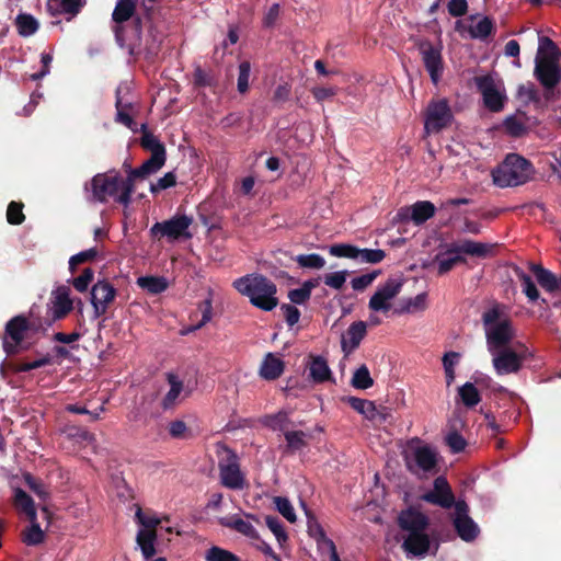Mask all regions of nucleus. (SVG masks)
Segmentation results:
<instances>
[{
    "label": "nucleus",
    "mask_w": 561,
    "mask_h": 561,
    "mask_svg": "<svg viewBox=\"0 0 561 561\" xmlns=\"http://www.w3.org/2000/svg\"><path fill=\"white\" fill-rule=\"evenodd\" d=\"M233 287L243 296L249 297L251 304L262 310L271 311L277 304L275 284L260 274H249L233 282Z\"/></svg>",
    "instance_id": "4"
},
{
    "label": "nucleus",
    "mask_w": 561,
    "mask_h": 561,
    "mask_svg": "<svg viewBox=\"0 0 561 561\" xmlns=\"http://www.w3.org/2000/svg\"><path fill=\"white\" fill-rule=\"evenodd\" d=\"M141 146L148 150L153 152H165L164 146L159 141V139L152 135L151 133L145 131L141 137Z\"/></svg>",
    "instance_id": "61"
},
{
    "label": "nucleus",
    "mask_w": 561,
    "mask_h": 561,
    "mask_svg": "<svg viewBox=\"0 0 561 561\" xmlns=\"http://www.w3.org/2000/svg\"><path fill=\"white\" fill-rule=\"evenodd\" d=\"M136 541L145 559L148 560L156 554L157 531L139 529Z\"/></svg>",
    "instance_id": "34"
},
{
    "label": "nucleus",
    "mask_w": 561,
    "mask_h": 561,
    "mask_svg": "<svg viewBox=\"0 0 561 561\" xmlns=\"http://www.w3.org/2000/svg\"><path fill=\"white\" fill-rule=\"evenodd\" d=\"M357 247L351 244H335L330 247L329 252L336 257H347L355 260Z\"/></svg>",
    "instance_id": "60"
},
{
    "label": "nucleus",
    "mask_w": 561,
    "mask_h": 561,
    "mask_svg": "<svg viewBox=\"0 0 561 561\" xmlns=\"http://www.w3.org/2000/svg\"><path fill=\"white\" fill-rule=\"evenodd\" d=\"M347 402L355 411L369 421L385 420V416L381 415L373 401L350 397Z\"/></svg>",
    "instance_id": "31"
},
{
    "label": "nucleus",
    "mask_w": 561,
    "mask_h": 561,
    "mask_svg": "<svg viewBox=\"0 0 561 561\" xmlns=\"http://www.w3.org/2000/svg\"><path fill=\"white\" fill-rule=\"evenodd\" d=\"M435 214V206L427 201L414 203L412 206L401 209L400 217L402 219L410 218L415 225H421Z\"/></svg>",
    "instance_id": "24"
},
{
    "label": "nucleus",
    "mask_w": 561,
    "mask_h": 561,
    "mask_svg": "<svg viewBox=\"0 0 561 561\" xmlns=\"http://www.w3.org/2000/svg\"><path fill=\"white\" fill-rule=\"evenodd\" d=\"M456 352H447L443 357V366L446 374L447 387H450L455 379Z\"/></svg>",
    "instance_id": "57"
},
{
    "label": "nucleus",
    "mask_w": 561,
    "mask_h": 561,
    "mask_svg": "<svg viewBox=\"0 0 561 561\" xmlns=\"http://www.w3.org/2000/svg\"><path fill=\"white\" fill-rule=\"evenodd\" d=\"M367 333V323L364 321L353 322L342 335L341 347L345 355L354 352Z\"/></svg>",
    "instance_id": "22"
},
{
    "label": "nucleus",
    "mask_w": 561,
    "mask_h": 561,
    "mask_svg": "<svg viewBox=\"0 0 561 561\" xmlns=\"http://www.w3.org/2000/svg\"><path fill=\"white\" fill-rule=\"evenodd\" d=\"M400 527L410 533H422L427 526V518L421 512L409 508L403 511L399 516Z\"/></svg>",
    "instance_id": "26"
},
{
    "label": "nucleus",
    "mask_w": 561,
    "mask_h": 561,
    "mask_svg": "<svg viewBox=\"0 0 561 561\" xmlns=\"http://www.w3.org/2000/svg\"><path fill=\"white\" fill-rule=\"evenodd\" d=\"M31 329L32 324L25 317L16 316L12 318L5 325V334L3 337L4 352L8 355L20 352V350H22L20 345Z\"/></svg>",
    "instance_id": "14"
},
{
    "label": "nucleus",
    "mask_w": 561,
    "mask_h": 561,
    "mask_svg": "<svg viewBox=\"0 0 561 561\" xmlns=\"http://www.w3.org/2000/svg\"><path fill=\"white\" fill-rule=\"evenodd\" d=\"M426 294H419L413 298L403 300L402 306L394 310V313H416L426 309Z\"/></svg>",
    "instance_id": "42"
},
{
    "label": "nucleus",
    "mask_w": 561,
    "mask_h": 561,
    "mask_svg": "<svg viewBox=\"0 0 561 561\" xmlns=\"http://www.w3.org/2000/svg\"><path fill=\"white\" fill-rule=\"evenodd\" d=\"M479 533L478 525L468 516L467 503L458 497V537L465 541H472Z\"/></svg>",
    "instance_id": "21"
},
{
    "label": "nucleus",
    "mask_w": 561,
    "mask_h": 561,
    "mask_svg": "<svg viewBox=\"0 0 561 561\" xmlns=\"http://www.w3.org/2000/svg\"><path fill=\"white\" fill-rule=\"evenodd\" d=\"M137 284L150 294H160L168 288V280L162 276H141L137 279Z\"/></svg>",
    "instance_id": "41"
},
{
    "label": "nucleus",
    "mask_w": 561,
    "mask_h": 561,
    "mask_svg": "<svg viewBox=\"0 0 561 561\" xmlns=\"http://www.w3.org/2000/svg\"><path fill=\"white\" fill-rule=\"evenodd\" d=\"M98 255L96 248H90L88 250L81 251L69 259V268L71 272L76 270L79 264L91 262Z\"/></svg>",
    "instance_id": "52"
},
{
    "label": "nucleus",
    "mask_w": 561,
    "mask_h": 561,
    "mask_svg": "<svg viewBox=\"0 0 561 561\" xmlns=\"http://www.w3.org/2000/svg\"><path fill=\"white\" fill-rule=\"evenodd\" d=\"M85 4V0H48L47 11L51 15L69 14L77 15Z\"/></svg>",
    "instance_id": "29"
},
{
    "label": "nucleus",
    "mask_w": 561,
    "mask_h": 561,
    "mask_svg": "<svg viewBox=\"0 0 561 561\" xmlns=\"http://www.w3.org/2000/svg\"><path fill=\"white\" fill-rule=\"evenodd\" d=\"M285 369V362L280 354L267 353L260 365L259 375L264 380L279 378Z\"/></svg>",
    "instance_id": "23"
},
{
    "label": "nucleus",
    "mask_w": 561,
    "mask_h": 561,
    "mask_svg": "<svg viewBox=\"0 0 561 561\" xmlns=\"http://www.w3.org/2000/svg\"><path fill=\"white\" fill-rule=\"evenodd\" d=\"M219 472L222 485L232 490H241L245 480L240 471L237 455L230 449H225V458L219 461Z\"/></svg>",
    "instance_id": "15"
},
{
    "label": "nucleus",
    "mask_w": 561,
    "mask_h": 561,
    "mask_svg": "<svg viewBox=\"0 0 561 561\" xmlns=\"http://www.w3.org/2000/svg\"><path fill=\"white\" fill-rule=\"evenodd\" d=\"M483 106L492 112H502L508 101L505 84L496 73L477 76L473 79Z\"/></svg>",
    "instance_id": "7"
},
{
    "label": "nucleus",
    "mask_w": 561,
    "mask_h": 561,
    "mask_svg": "<svg viewBox=\"0 0 561 561\" xmlns=\"http://www.w3.org/2000/svg\"><path fill=\"white\" fill-rule=\"evenodd\" d=\"M352 386L355 389L366 390L374 385V379L370 376L369 369L366 365L359 366L353 374Z\"/></svg>",
    "instance_id": "44"
},
{
    "label": "nucleus",
    "mask_w": 561,
    "mask_h": 561,
    "mask_svg": "<svg viewBox=\"0 0 561 561\" xmlns=\"http://www.w3.org/2000/svg\"><path fill=\"white\" fill-rule=\"evenodd\" d=\"M534 173L535 168L529 160L518 153H508L492 171V179L501 188L515 187L531 180Z\"/></svg>",
    "instance_id": "5"
},
{
    "label": "nucleus",
    "mask_w": 561,
    "mask_h": 561,
    "mask_svg": "<svg viewBox=\"0 0 561 561\" xmlns=\"http://www.w3.org/2000/svg\"><path fill=\"white\" fill-rule=\"evenodd\" d=\"M135 4L131 0H118L112 15L115 22L116 41L121 47H126L130 54L135 51L141 32L139 19H134L128 26L124 24L133 18Z\"/></svg>",
    "instance_id": "6"
},
{
    "label": "nucleus",
    "mask_w": 561,
    "mask_h": 561,
    "mask_svg": "<svg viewBox=\"0 0 561 561\" xmlns=\"http://www.w3.org/2000/svg\"><path fill=\"white\" fill-rule=\"evenodd\" d=\"M296 262L300 267L320 270L324 267L325 260L320 254H300L296 256Z\"/></svg>",
    "instance_id": "46"
},
{
    "label": "nucleus",
    "mask_w": 561,
    "mask_h": 561,
    "mask_svg": "<svg viewBox=\"0 0 561 561\" xmlns=\"http://www.w3.org/2000/svg\"><path fill=\"white\" fill-rule=\"evenodd\" d=\"M192 222L193 219L188 216H174L169 220L154 224L150 232L156 238H167L171 242L180 239H188L191 238L188 229Z\"/></svg>",
    "instance_id": "8"
},
{
    "label": "nucleus",
    "mask_w": 561,
    "mask_h": 561,
    "mask_svg": "<svg viewBox=\"0 0 561 561\" xmlns=\"http://www.w3.org/2000/svg\"><path fill=\"white\" fill-rule=\"evenodd\" d=\"M285 439L287 442V446L293 450L301 449L306 446L308 434L302 431H286Z\"/></svg>",
    "instance_id": "49"
},
{
    "label": "nucleus",
    "mask_w": 561,
    "mask_h": 561,
    "mask_svg": "<svg viewBox=\"0 0 561 561\" xmlns=\"http://www.w3.org/2000/svg\"><path fill=\"white\" fill-rule=\"evenodd\" d=\"M490 354L492 355V363L496 374L508 375L517 373L520 369L523 362L530 355V352L527 348L517 352L505 346L490 352Z\"/></svg>",
    "instance_id": "11"
},
{
    "label": "nucleus",
    "mask_w": 561,
    "mask_h": 561,
    "mask_svg": "<svg viewBox=\"0 0 561 561\" xmlns=\"http://www.w3.org/2000/svg\"><path fill=\"white\" fill-rule=\"evenodd\" d=\"M421 499L443 508H450L455 504L451 488L444 477L436 478L433 490L424 493Z\"/></svg>",
    "instance_id": "17"
},
{
    "label": "nucleus",
    "mask_w": 561,
    "mask_h": 561,
    "mask_svg": "<svg viewBox=\"0 0 561 561\" xmlns=\"http://www.w3.org/2000/svg\"><path fill=\"white\" fill-rule=\"evenodd\" d=\"M482 323L489 352L508 346L516 336V330L503 305L496 304L484 311Z\"/></svg>",
    "instance_id": "2"
},
{
    "label": "nucleus",
    "mask_w": 561,
    "mask_h": 561,
    "mask_svg": "<svg viewBox=\"0 0 561 561\" xmlns=\"http://www.w3.org/2000/svg\"><path fill=\"white\" fill-rule=\"evenodd\" d=\"M265 524L275 536L279 546L283 547L288 537L280 520L277 517L266 516Z\"/></svg>",
    "instance_id": "48"
},
{
    "label": "nucleus",
    "mask_w": 561,
    "mask_h": 561,
    "mask_svg": "<svg viewBox=\"0 0 561 561\" xmlns=\"http://www.w3.org/2000/svg\"><path fill=\"white\" fill-rule=\"evenodd\" d=\"M206 561H239L232 552L219 547H211L205 554Z\"/></svg>",
    "instance_id": "53"
},
{
    "label": "nucleus",
    "mask_w": 561,
    "mask_h": 561,
    "mask_svg": "<svg viewBox=\"0 0 561 561\" xmlns=\"http://www.w3.org/2000/svg\"><path fill=\"white\" fill-rule=\"evenodd\" d=\"M386 257L381 249H359L357 248L355 260L359 263L377 264Z\"/></svg>",
    "instance_id": "45"
},
{
    "label": "nucleus",
    "mask_w": 561,
    "mask_h": 561,
    "mask_svg": "<svg viewBox=\"0 0 561 561\" xmlns=\"http://www.w3.org/2000/svg\"><path fill=\"white\" fill-rule=\"evenodd\" d=\"M72 309V300L70 299L69 288L66 286L58 287L53 293L51 311L54 318L60 319Z\"/></svg>",
    "instance_id": "28"
},
{
    "label": "nucleus",
    "mask_w": 561,
    "mask_h": 561,
    "mask_svg": "<svg viewBox=\"0 0 561 561\" xmlns=\"http://www.w3.org/2000/svg\"><path fill=\"white\" fill-rule=\"evenodd\" d=\"M93 276V271L91 268H85L80 276L72 280L73 287L80 293L85 291L92 282Z\"/></svg>",
    "instance_id": "63"
},
{
    "label": "nucleus",
    "mask_w": 561,
    "mask_h": 561,
    "mask_svg": "<svg viewBox=\"0 0 561 561\" xmlns=\"http://www.w3.org/2000/svg\"><path fill=\"white\" fill-rule=\"evenodd\" d=\"M14 504L18 510L22 511L30 518L31 522L36 520V510L34 507V502L32 497L27 495L23 490H14Z\"/></svg>",
    "instance_id": "36"
},
{
    "label": "nucleus",
    "mask_w": 561,
    "mask_h": 561,
    "mask_svg": "<svg viewBox=\"0 0 561 561\" xmlns=\"http://www.w3.org/2000/svg\"><path fill=\"white\" fill-rule=\"evenodd\" d=\"M514 271L515 275L522 283V291L530 302L537 301L539 298V291L531 277L519 267H516Z\"/></svg>",
    "instance_id": "43"
},
{
    "label": "nucleus",
    "mask_w": 561,
    "mask_h": 561,
    "mask_svg": "<svg viewBox=\"0 0 561 561\" xmlns=\"http://www.w3.org/2000/svg\"><path fill=\"white\" fill-rule=\"evenodd\" d=\"M436 263L439 274L447 273L456 264V250L451 248L445 253H439L436 256Z\"/></svg>",
    "instance_id": "47"
},
{
    "label": "nucleus",
    "mask_w": 561,
    "mask_h": 561,
    "mask_svg": "<svg viewBox=\"0 0 561 561\" xmlns=\"http://www.w3.org/2000/svg\"><path fill=\"white\" fill-rule=\"evenodd\" d=\"M379 272L375 271L368 274L360 275L352 279L351 284L354 290H364L368 287L378 276Z\"/></svg>",
    "instance_id": "64"
},
{
    "label": "nucleus",
    "mask_w": 561,
    "mask_h": 561,
    "mask_svg": "<svg viewBox=\"0 0 561 561\" xmlns=\"http://www.w3.org/2000/svg\"><path fill=\"white\" fill-rule=\"evenodd\" d=\"M218 522L221 526L231 528L249 538L256 537V530L253 525L248 519H243L240 515L220 517Z\"/></svg>",
    "instance_id": "30"
},
{
    "label": "nucleus",
    "mask_w": 561,
    "mask_h": 561,
    "mask_svg": "<svg viewBox=\"0 0 561 561\" xmlns=\"http://www.w3.org/2000/svg\"><path fill=\"white\" fill-rule=\"evenodd\" d=\"M133 179L129 175L123 179L115 171L98 173L92 178L90 184L85 185L88 199L98 203H106L110 198L127 207L134 193Z\"/></svg>",
    "instance_id": "1"
},
{
    "label": "nucleus",
    "mask_w": 561,
    "mask_h": 561,
    "mask_svg": "<svg viewBox=\"0 0 561 561\" xmlns=\"http://www.w3.org/2000/svg\"><path fill=\"white\" fill-rule=\"evenodd\" d=\"M31 523L32 525L24 533L23 540L28 546H35L44 540L45 535L36 520Z\"/></svg>",
    "instance_id": "54"
},
{
    "label": "nucleus",
    "mask_w": 561,
    "mask_h": 561,
    "mask_svg": "<svg viewBox=\"0 0 561 561\" xmlns=\"http://www.w3.org/2000/svg\"><path fill=\"white\" fill-rule=\"evenodd\" d=\"M494 28L493 21L480 14H471L470 16L458 21V33L462 36L467 35L473 39H486Z\"/></svg>",
    "instance_id": "16"
},
{
    "label": "nucleus",
    "mask_w": 561,
    "mask_h": 561,
    "mask_svg": "<svg viewBox=\"0 0 561 561\" xmlns=\"http://www.w3.org/2000/svg\"><path fill=\"white\" fill-rule=\"evenodd\" d=\"M531 271L534 272L537 282L546 290L553 293L560 289L557 277L550 271L535 264L531 265Z\"/></svg>",
    "instance_id": "35"
},
{
    "label": "nucleus",
    "mask_w": 561,
    "mask_h": 561,
    "mask_svg": "<svg viewBox=\"0 0 561 561\" xmlns=\"http://www.w3.org/2000/svg\"><path fill=\"white\" fill-rule=\"evenodd\" d=\"M458 397L468 409H471L481 401V396L478 387L472 382H466L458 387Z\"/></svg>",
    "instance_id": "39"
},
{
    "label": "nucleus",
    "mask_w": 561,
    "mask_h": 561,
    "mask_svg": "<svg viewBox=\"0 0 561 561\" xmlns=\"http://www.w3.org/2000/svg\"><path fill=\"white\" fill-rule=\"evenodd\" d=\"M479 213L477 210L470 213L469 216H465L460 230L468 233L478 234L481 231V224L479 222Z\"/></svg>",
    "instance_id": "55"
},
{
    "label": "nucleus",
    "mask_w": 561,
    "mask_h": 561,
    "mask_svg": "<svg viewBox=\"0 0 561 561\" xmlns=\"http://www.w3.org/2000/svg\"><path fill=\"white\" fill-rule=\"evenodd\" d=\"M169 390L162 399V408L169 410L178 405L190 396V390L184 386L183 380L174 373L167 374Z\"/></svg>",
    "instance_id": "18"
},
{
    "label": "nucleus",
    "mask_w": 561,
    "mask_h": 561,
    "mask_svg": "<svg viewBox=\"0 0 561 561\" xmlns=\"http://www.w3.org/2000/svg\"><path fill=\"white\" fill-rule=\"evenodd\" d=\"M22 204L11 202L7 210V219L11 225H20L24 220Z\"/></svg>",
    "instance_id": "62"
},
{
    "label": "nucleus",
    "mask_w": 561,
    "mask_h": 561,
    "mask_svg": "<svg viewBox=\"0 0 561 561\" xmlns=\"http://www.w3.org/2000/svg\"><path fill=\"white\" fill-rule=\"evenodd\" d=\"M251 73V64L249 61H242L239 65V76H238V91L240 93H245L249 89V79Z\"/></svg>",
    "instance_id": "58"
},
{
    "label": "nucleus",
    "mask_w": 561,
    "mask_h": 561,
    "mask_svg": "<svg viewBox=\"0 0 561 561\" xmlns=\"http://www.w3.org/2000/svg\"><path fill=\"white\" fill-rule=\"evenodd\" d=\"M116 110H117L116 121L122 123L129 129L135 130L137 125L134 122V119L131 118V116L129 115V113L127 112V105H123L119 98H117V100H116Z\"/></svg>",
    "instance_id": "59"
},
{
    "label": "nucleus",
    "mask_w": 561,
    "mask_h": 561,
    "mask_svg": "<svg viewBox=\"0 0 561 561\" xmlns=\"http://www.w3.org/2000/svg\"><path fill=\"white\" fill-rule=\"evenodd\" d=\"M62 434L67 438L72 439V440L78 442V443H82L85 446H88V445L93 446L94 445L95 438H94L93 434L89 433L84 428L79 427L77 425H71V424L65 425L64 428H62Z\"/></svg>",
    "instance_id": "40"
},
{
    "label": "nucleus",
    "mask_w": 561,
    "mask_h": 561,
    "mask_svg": "<svg viewBox=\"0 0 561 561\" xmlns=\"http://www.w3.org/2000/svg\"><path fill=\"white\" fill-rule=\"evenodd\" d=\"M560 51L549 37H539L534 76L545 88L553 90L561 82Z\"/></svg>",
    "instance_id": "3"
},
{
    "label": "nucleus",
    "mask_w": 561,
    "mask_h": 561,
    "mask_svg": "<svg viewBox=\"0 0 561 561\" xmlns=\"http://www.w3.org/2000/svg\"><path fill=\"white\" fill-rule=\"evenodd\" d=\"M274 504L276 510L289 522H296L295 510L288 499L283 496L274 497Z\"/></svg>",
    "instance_id": "50"
},
{
    "label": "nucleus",
    "mask_w": 561,
    "mask_h": 561,
    "mask_svg": "<svg viewBox=\"0 0 561 561\" xmlns=\"http://www.w3.org/2000/svg\"><path fill=\"white\" fill-rule=\"evenodd\" d=\"M491 249L492 247L490 244L483 242L471 240L458 241V263L462 260V254L485 257L491 252Z\"/></svg>",
    "instance_id": "32"
},
{
    "label": "nucleus",
    "mask_w": 561,
    "mask_h": 561,
    "mask_svg": "<svg viewBox=\"0 0 561 561\" xmlns=\"http://www.w3.org/2000/svg\"><path fill=\"white\" fill-rule=\"evenodd\" d=\"M527 121V115L524 112L518 111L504 119L503 127L508 135L513 137H520L526 134L528 129Z\"/></svg>",
    "instance_id": "33"
},
{
    "label": "nucleus",
    "mask_w": 561,
    "mask_h": 561,
    "mask_svg": "<svg viewBox=\"0 0 561 561\" xmlns=\"http://www.w3.org/2000/svg\"><path fill=\"white\" fill-rule=\"evenodd\" d=\"M417 49L422 64L427 71L433 84L437 85L444 75V60L442 56V46L428 41H421Z\"/></svg>",
    "instance_id": "9"
},
{
    "label": "nucleus",
    "mask_w": 561,
    "mask_h": 561,
    "mask_svg": "<svg viewBox=\"0 0 561 561\" xmlns=\"http://www.w3.org/2000/svg\"><path fill=\"white\" fill-rule=\"evenodd\" d=\"M405 461L411 472L419 476L426 474L435 469L437 454L427 445H416L407 453Z\"/></svg>",
    "instance_id": "12"
},
{
    "label": "nucleus",
    "mask_w": 561,
    "mask_h": 561,
    "mask_svg": "<svg viewBox=\"0 0 561 561\" xmlns=\"http://www.w3.org/2000/svg\"><path fill=\"white\" fill-rule=\"evenodd\" d=\"M347 278V271H337L333 273L325 274L323 282L327 286L340 290Z\"/></svg>",
    "instance_id": "56"
},
{
    "label": "nucleus",
    "mask_w": 561,
    "mask_h": 561,
    "mask_svg": "<svg viewBox=\"0 0 561 561\" xmlns=\"http://www.w3.org/2000/svg\"><path fill=\"white\" fill-rule=\"evenodd\" d=\"M15 25L19 34L23 37L34 35L39 27L38 21L32 14L28 13L18 14L15 19Z\"/></svg>",
    "instance_id": "38"
},
{
    "label": "nucleus",
    "mask_w": 561,
    "mask_h": 561,
    "mask_svg": "<svg viewBox=\"0 0 561 561\" xmlns=\"http://www.w3.org/2000/svg\"><path fill=\"white\" fill-rule=\"evenodd\" d=\"M453 111L445 99L433 100L426 110L425 131L426 134L438 133L453 122Z\"/></svg>",
    "instance_id": "13"
},
{
    "label": "nucleus",
    "mask_w": 561,
    "mask_h": 561,
    "mask_svg": "<svg viewBox=\"0 0 561 561\" xmlns=\"http://www.w3.org/2000/svg\"><path fill=\"white\" fill-rule=\"evenodd\" d=\"M165 163V152H153L151 157L145 161L141 167L137 169H130L128 171V175L133 179V182L136 178H146L158 172Z\"/></svg>",
    "instance_id": "27"
},
{
    "label": "nucleus",
    "mask_w": 561,
    "mask_h": 561,
    "mask_svg": "<svg viewBox=\"0 0 561 561\" xmlns=\"http://www.w3.org/2000/svg\"><path fill=\"white\" fill-rule=\"evenodd\" d=\"M403 282L399 277L388 278L379 285L368 301V308L373 312L387 313L392 308L393 299L400 294Z\"/></svg>",
    "instance_id": "10"
},
{
    "label": "nucleus",
    "mask_w": 561,
    "mask_h": 561,
    "mask_svg": "<svg viewBox=\"0 0 561 561\" xmlns=\"http://www.w3.org/2000/svg\"><path fill=\"white\" fill-rule=\"evenodd\" d=\"M309 378L317 383L332 379V371L327 359L320 355H310L308 360Z\"/></svg>",
    "instance_id": "25"
},
{
    "label": "nucleus",
    "mask_w": 561,
    "mask_h": 561,
    "mask_svg": "<svg viewBox=\"0 0 561 561\" xmlns=\"http://www.w3.org/2000/svg\"><path fill=\"white\" fill-rule=\"evenodd\" d=\"M408 558H424L431 549L428 536L422 533H410L402 543Z\"/></svg>",
    "instance_id": "20"
},
{
    "label": "nucleus",
    "mask_w": 561,
    "mask_h": 561,
    "mask_svg": "<svg viewBox=\"0 0 561 561\" xmlns=\"http://www.w3.org/2000/svg\"><path fill=\"white\" fill-rule=\"evenodd\" d=\"M265 423L274 431H280L284 433L289 431V417L286 412H278L277 414L267 416Z\"/></svg>",
    "instance_id": "51"
},
{
    "label": "nucleus",
    "mask_w": 561,
    "mask_h": 561,
    "mask_svg": "<svg viewBox=\"0 0 561 561\" xmlns=\"http://www.w3.org/2000/svg\"><path fill=\"white\" fill-rule=\"evenodd\" d=\"M115 297L114 287L107 282H98L91 291V302L94 308L95 317H100L105 313L110 302Z\"/></svg>",
    "instance_id": "19"
},
{
    "label": "nucleus",
    "mask_w": 561,
    "mask_h": 561,
    "mask_svg": "<svg viewBox=\"0 0 561 561\" xmlns=\"http://www.w3.org/2000/svg\"><path fill=\"white\" fill-rule=\"evenodd\" d=\"M135 518L140 525V529H150L157 531V527L162 524L163 520H168L167 516H159L152 512H144L141 508H137Z\"/></svg>",
    "instance_id": "37"
}]
</instances>
